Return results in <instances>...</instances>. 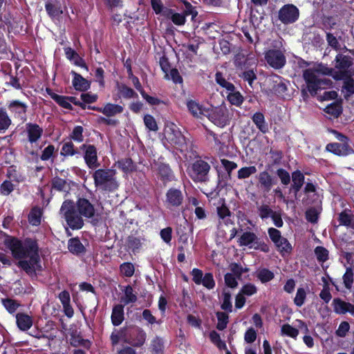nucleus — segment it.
<instances>
[{
    "label": "nucleus",
    "mask_w": 354,
    "mask_h": 354,
    "mask_svg": "<svg viewBox=\"0 0 354 354\" xmlns=\"http://www.w3.org/2000/svg\"><path fill=\"white\" fill-rule=\"evenodd\" d=\"M340 225L352 227L354 225L353 216L349 212L344 211L339 214Z\"/></svg>",
    "instance_id": "nucleus-35"
},
{
    "label": "nucleus",
    "mask_w": 354,
    "mask_h": 354,
    "mask_svg": "<svg viewBox=\"0 0 354 354\" xmlns=\"http://www.w3.org/2000/svg\"><path fill=\"white\" fill-rule=\"evenodd\" d=\"M277 174L278 177L280 178L282 184L287 185L290 183V176L286 170L281 168L279 169L277 171Z\"/></svg>",
    "instance_id": "nucleus-59"
},
{
    "label": "nucleus",
    "mask_w": 354,
    "mask_h": 354,
    "mask_svg": "<svg viewBox=\"0 0 354 354\" xmlns=\"http://www.w3.org/2000/svg\"><path fill=\"white\" fill-rule=\"evenodd\" d=\"M16 323L18 328L23 331H26L32 326V319L26 313H17L16 315Z\"/></svg>",
    "instance_id": "nucleus-20"
},
{
    "label": "nucleus",
    "mask_w": 354,
    "mask_h": 354,
    "mask_svg": "<svg viewBox=\"0 0 354 354\" xmlns=\"http://www.w3.org/2000/svg\"><path fill=\"white\" fill-rule=\"evenodd\" d=\"M278 250L281 252L288 253L291 251L292 247L286 238L279 240L278 243H274Z\"/></svg>",
    "instance_id": "nucleus-51"
},
{
    "label": "nucleus",
    "mask_w": 354,
    "mask_h": 354,
    "mask_svg": "<svg viewBox=\"0 0 354 354\" xmlns=\"http://www.w3.org/2000/svg\"><path fill=\"white\" fill-rule=\"evenodd\" d=\"M6 243L12 252V256L19 259L17 265L28 274L33 275L37 270H41L37 244L35 241L26 239L21 241L9 237Z\"/></svg>",
    "instance_id": "nucleus-1"
},
{
    "label": "nucleus",
    "mask_w": 354,
    "mask_h": 354,
    "mask_svg": "<svg viewBox=\"0 0 354 354\" xmlns=\"http://www.w3.org/2000/svg\"><path fill=\"white\" fill-rule=\"evenodd\" d=\"M29 222L33 225H38L40 223V212L37 209H32L28 216Z\"/></svg>",
    "instance_id": "nucleus-64"
},
{
    "label": "nucleus",
    "mask_w": 354,
    "mask_h": 354,
    "mask_svg": "<svg viewBox=\"0 0 354 354\" xmlns=\"http://www.w3.org/2000/svg\"><path fill=\"white\" fill-rule=\"evenodd\" d=\"M299 16V9L292 4L285 5L279 11V19L285 24L294 23Z\"/></svg>",
    "instance_id": "nucleus-10"
},
{
    "label": "nucleus",
    "mask_w": 354,
    "mask_h": 354,
    "mask_svg": "<svg viewBox=\"0 0 354 354\" xmlns=\"http://www.w3.org/2000/svg\"><path fill=\"white\" fill-rule=\"evenodd\" d=\"M52 187L59 192H66L68 188V185L65 180L55 177L52 180Z\"/></svg>",
    "instance_id": "nucleus-39"
},
{
    "label": "nucleus",
    "mask_w": 354,
    "mask_h": 354,
    "mask_svg": "<svg viewBox=\"0 0 354 354\" xmlns=\"http://www.w3.org/2000/svg\"><path fill=\"white\" fill-rule=\"evenodd\" d=\"M306 296L305 290L302 288H298L294 299L295 304L299 307L301 306L304 303Z\"/></svg>",
    "instance_id": "nucleus-56"
},
{
    "label": "nucleus",
    "mask_w": 354,
    "mask_h": 354,
    "mask_svg": "<svg viewBox=\"0 0 354 354\" xmlns=\"http://www.w3.org/2000/svg\"><path fill=\"white\" fill-rule=\"evenodd\" d=\"M17 185L13 184L11 180H5L0 185V194L3 196L9 195L15 189Z\"/></svg>",
    "instance_id": "nucleus-45"
},
{
    "label": "nucleus",
    "mask_w": 354,
    "mask_h": 354,
    "mask_svg": "<svg viewBox=\"0 0 354 354\" xmlns=\"http://www.w3.org/2000/svg\"><path fill=\"white\" fill-rule=\"evenodd\" d=\"M259 215L262 219H266L273 215L275 212L268 205H262L258 207Z\"/></svg>",
    "instance_id": "nucleus-50"
},
{
    "label": "nucleus",
    "mask_w": 354,
    "mask_h": 354,
    "mask_svg": "<svg viewBox=\"0 0 354 354\" xmlns=\"http://www.w3.org/2000/svg\"><path fill=\"white\" fill-rule=\"evenodd\" d=\"M187 106L193 116L196 118L206 117L208 113V109L203 108V106L194 100H189L187 102Z\"/></svg>",
    "instance_id": "nucleus-21"
},
{
    "label": "nucleus",
    "mask_w": 354,
    "mask_h": 354,
    "mask_svg": "<svg viewBox=\"0 0 354 354\" xmlns=\"http://www.w3.org/2000/svg\"><path fill=\"white\" fill-rule=\"evenodd\" d=\"M257 277L262 283H266L274 278V273L268 269L263 268L258 271Z\"/></svg>",
    "instance_id": "nucleus-42"
},
{
    "label": "nucleus",
    "mask_w": 354,
    "mask_h": 354,
    "mask_svg": "<svg viewBox=\"0 0 354 354\" xmlns=\"http://www.w3.org/2000/svg\"><path fill=\"white\" fill-rule=\"evenodd\" d=\"M331 72V69L323 65H319L316 68H308L304 71L303 77L311 95H315L319 89L325 88L330 85V81L324 77V75L330 74Z\"/></svg>",
    "instance_id": "nucleus-2"
},
{
    "label": "nucleus",
    "mask_w": 354,
    "mask_h": 354,
    "mask_svg": "<svg viewBox=\"0 0 354 354\" xmlns=\"http://www.w3.org/2000/svg\"><path fill=\"white\" fill-rule=\"evenodd\" d=\"M183 201V196L179 189L171 188L167 191L165 203L168 208L171 209L178 207L181 205Z\"/></svg>",
    "instance_id": "nucleus-13"
},
{
    "label": "nucleus",
    "mask_w": 354,
    "mask_h": 354,
    "mask_svg": "<svg viewBox=\"0 0 354 354\" xmlns=\"http://www.w3.org/2000/svg\"><path fill=\"white\" fill-rule=\"evenodd\" d=\"M1 304L10 314H14L21 306L17 301L10 298L2 299Z\"/></svg>",
    "instance_id": "nucleus-31"
},
{
    "label": "nucleus",
    "mask_w": 354,
    "mask_h": 354,
    "mask_svg": "<svg viewBox=\"0 0 354 354\" xmlns=\"http://www.w3.org/2000/svg\"><path fill=\"white\" fill-rule=\"evenodd\" d=\"M77 153V151L75 149L74 145L71 141L65 142L62 147L61 154L63 156H74Z\"/></svg>",
    "instance_id": "nucleus-47"
},
{
    "label": "nucleus",
    "mask_w": 354,
    "mask_h": 354,
    "mask_svg": "<svg viewBox=\"0 0 354 354\" xmlns=\"http://www.w3.org/2000/svg\"><path fill=\"white\" fill-rule=\"evenodd\" d=\"M281 330L282 335L290 337L294 339H295L299 334V330L292 327L288 324H283L281 326Z\"/></svg>",
    "instance_id": "nucleus-40"
},
{
    "label": "nucleus",
    "mask_w": 354,
    "mask_h": 354,
    "mask_svg": "<svg viewBox=\"0 0 354 354\" xmlns=\"http://www.w3.org/2000/svg\"><path fill=\"white\" fill-rule=\"evenodd\" d=\"M215 80L218 84L226 88L229 91H233L235 88L234 84L227 82L221 72H217L216 73Z\"/></svg>",
    "instance_id": "nucleus-36"
},
{
    "label": "nucleus",
    "mask_w": 354,
    "mask_h": 354,
    "mask_svg": "<svg viewBox=\"0 0 354 354\" xmlns=\"http://www.w3.org/2000/svg\"><path fill=\"white\" fill-rule=\"evenodd\" d=\"M124 320V308L121 304L115 306L112 310L111 321L114 326H119Z\"/></svg>",
    "instance_id": "nucleus-25"
},
{
    "label": "nucleus",
    "mask_w": 354,
    "mask_h": 354,
    "mask_svg": "<svg viewBox=\"0 0 354 354\" xmlns=\"http://www.w3.org/2000/svg\"><path fill=\"white\" fill-rule=\"evenodd\" d=\"M68 248L71 252L75 254L84 253L85 250L84 246L77 238L71 239L68 241Z\"/></svg>",
    "instance_id": "nucleus-30"
},
{
    "label": "nucleus",
    "mask_w": 354,
    "mask_h": 354,
    "mask_svg": "<svg viewBox=\"0 0 354 354\" xmlns=\"http://www.w3.org/2000/svg\"><path fill=\"white\" fill-rule=\"evenodd\" d=\"M8 108L9 111L14 113L15 117L21 120H26V113L27 105L19 100H14L9 103Z\"/></svg>",
    "instance_id": "nucleus-17"
},
{
    "label": "nucleus",
    "mask_w": 354,
    "mask_h": 354,
    "mask_svg": "<svg viewBox=\"0 0 354 354\" xmlns=\"http://www.w3.org/2000/svg\"><path fill=\"white\" fill-rule=\"evenodd\" d=\"M138 299L137 294L134 292L131 286H127L124 290V295L121 297V302L124 305L135 303Z\"/></svg>",
    "instance_id": "nucleus-28"
},
{
    "label": "nucleus",
    "mask_w": 354,
    "mask_h": 354,
    "mask_svg": "<svg viewBox=\"0 0 354 354\" xmlns=\"http://www.w3.org/2000/svg\"><path fill=\"white\" fill-rule=\"evenodd\" d=\"M209 120L218 127H223L229 124L230 117L228 110L225 106H220L208 109L206 115Z\"/></svg>",
    "instance_id": "nucleus-7"
},
{
    "label": "nucleus",
    "mask_w": 354,
    "mask_h": 354,
    "mask_svg": "<svg viewBox=\"0 0 354 354\" xmlns=\"http://www.w3.org/2000/svg\"><path fill=\"white\" fill-rule=\"evenodd\" d=\"M53 99L62 106L66 109H71V105L69 102L68 97H64L62 95H55Z\"/></svg>",
    "instance_id": "nucleus-63"
},
{
    "label": "nucleus",
    "mask_w": 354,
    "mask_h": 354,
    "mask_svg": "<svg viewBox=\"0 0 354 354\" xmlns=\"http://www.w3.org/2000/svg\"><path fill=\"white\" fill-rule=\"evenodd\" d=\"M325 111L327 113L333 115L334 117H338L341 113L342 109L339 105L337 104H331L326 107Z\"/></svg>",
    "instance_id": "nucleus-60"
},
{
    "label": "nucleus",
    "mask_w": 354,
    "mask_h": 354,
    "mask_svg": "<svg viewBox=\"0 0 354 354\" xmlns=\"http://www.w3.org/2000/svg\"><path fill=\"white\" fill-rule=\"evenodd\" d=\"M59 214L73 230L80 229L84 225L82 216L80 214L75 203L71 201L66 200L62 203Z\"/></svg>",
    "instance_id": "nucleus-4"
},
{
    "label": "nucleus",
    "mask_w": 354,
    "mask_h": 354,
    "mask_svg": "<svg viewBox=\"0 0 354 354\" xmlns=\"http://www.w3.org/2000/svg\"><path fill=\"white\" fill-rule=\"evenodd\" d=\"M164 135L165 139L176 149L183 151L185 147V138L174 124H170L165 127Z\"/></svg>",
    "instance_id": "nucleus-6"
},
{
    "label": "nucleus",
    "mask_w": 354,
    "mask_h": 354,
    "mask_svg": "<svg viewBox=\"0 0 354 354\" xmlns=\"http://www.w3.org/2000/svg\"><path fill=\"white\" fill-rule=\"evenodd\" d=\"M118 167L124 172L129 173L136 170V165L130 158H124L117 162Z\"/></svg>",
    "instance_id": "nucleus-34"
},
{
    "label": "nucleus",
    "mask_w": 354,
    "mask_h": 354,
    "mask_svg": "<svg viewBox=\"0 0 354 354\" xmlns=\"http://www.w3.org/2000/svg\"><path fill=\"white\" fill-rule=\"evenodd\" d=\"M334 311L337 314H345L349 313L354 316V305L345 302L339 298L333 301Z\"/></svg>",
    "instance_id": "nucleus-18"
},
{
    "label": "nucleus",
    "mask_w": 354,
    "mask_h": 354,
    "mask_svg": "<svg viewBox=\"0 0 354 354\" xmlns=\"http://www.w3.org/2000/svg\"><path fill=\"white\" fill-rule=\"evenodd\" d=\"M216 212L218 218L223 220L225 224L231 223V212L225 204L217 207Z\"/></svg>",
    "instance_id": "nucleus-32"
},
{
    "label": "nucleus",
    "mask_w": 354,
    "mask_h": 354,
    "mask_svg": "<svg viewBox=\"0 0 354 354\" xmlns=\"http://www.w3.org/2000/svg\"><path fill=\"white\" fill-rule=\"evenodd\" d=\"M239 243L241 246H248L251 249L258 250L261 248L264 252L268 251V247L261 244L257 236L251 232H243L239 239Z\"/></svg>",
    "instance_id": "nucleus-9"
},
{
    "label": "nucleus",
    "mask_w": 354,
    "mask_h": 354,
    "mask_svg": "<svg viewBox=\"0 0 354 354\" xmlns=\"http://www.w3.org/2000/svg\"><path fill=\"white\" fill-rule=\"evenodd\" d=\"M80 149L85 150L84 158L87 166L92 169L97 168L100 164L97 161V150L95 147L93 145H82Z\"/></svg>",
    "instance_id": "nucleus-12"
},
{
    "label": "nucleus",
    "mask_w": 354,
    "mask_h": 354,
    "mask_svg": "<svg viewBox=\"0 0 354 354\" xmlns=\"http://www.w3.org/2000/svg\"><path fill=\"white\" fill-rule=\"evenodd\" d=\"M292 184L291 188L297 194L302 187L304 183V176L299 171L297 170L292 173Z\"/></svg>",
    "instance_id": "nucleus-26"
},
{
    "label": "nucleus",
    "mask_w": 354,
    "mask_h": 354,
    "mask_svg": "<svg viewBox=\"0 0 354 354\" xmlns=\"http://www.w3.org/2000/svg\"><path fill=\"white\" fill-rule=\"evenodd\" d=\"M209 338L211 342L219 349H227L225 343L221 339L219 334L215 330L209 333Z\"/></svg>",
    "instance_id": "nucleus-46"
},
{
    "label": "nucleus",
    "mask_w": 354,
    "mask_h": 354,
    "mask_svg": "<svg viewBox=\"0 0 354 354\" xmlns=\"http://www.w3.org/2000/svg\"><path fill=\"white\" fill-rule=\"evenodd\" d=\"M223 303L221 305V308L223 310H225L228 312H232V305L231 303V294L230 292L223 291Z\"/></svg>",
    "instance_id": "nucleus-49"
},
{
    "label": "nucleus",
    "mask_w": 354,
    "mask_h": 354,
    "mask_svg": "<svg viewBox=\"0 0 354 354\" xmlns=\"http://www.w3.org/2000/svg\"><path fill=\"white\" fill-rule=\"evenodd\" d=\"M83 127L81 126H76L71 135V138L78 142L83 141Z\"/></svg>",
    "instance_id": "nucleus-57"
},
{
    "label": "nucleus",
    "mask_w": 354,
    "mask_h": 354,
    "mask_svg": "<svg viewBox=\"0 0 354 354\" xmlns=\"http://www.w3.org/2000/svg\"><path fill=\"white\" fill-rule=\"evenodd\" d=\"M230 268L231 272H232V274L236 276V278L238 279L241 277V274L243 272L248 271V268H243L241 265L236 263H231L230 266Z\"/></svg>",
    "instance_id": "nucleus-54"
},
{
    "label": "nucleus",
    "mask_w": 354,
    "mask_h": 354,
    "mask_svg": "<svg viewBox=\"0 0 354 354\" xmlns=\"http://www.w3.org/2000/svg\"><path fill=\"white\" fill-rule=\"evenodd\" d=\"M45 1V8L48 15L51 18L59 17L63 10L60 0H44Z\"/></svg>",
    "instance_id": "nucleus-16"
},
{
    "label": "nucleus",
    "mask_w": 354,
    "mask_h": 354,
    "mask_svg": "<svg viewBox=\"0 0 354 354\" xmlns=\"http://www.w3.org/2000/svg\"><path fill=\"white\" fill-rule=\"evenodd\" d=\"M94 110L102 113L107 117H112L123 111V107L118 104L108 103L104 107H93Z\"/></svg>",
    "instance_id": "nucleus-19"
},
{
    "label": "nucleus",
    "mask_w": 354,
    "mask_h": 354,
    "mask_svg": "<svg viewBox=\"0 0 354 354\" xmlns=\"http://www.w3.org/2000/svg\"><path fill=\"white\" fill-rule=\"evenodd\" d=\"M28 140L32 143L37 142L41 137L43 130L36 124L28 123L26 124Z\"/></svg>",
    "instance_id": "nucleus-22"
},
{
    "label": "nucleus",
    "mask_w": 354,
    "mask_h": 354,
    "mask_svg": "<svg viewBox=\"0 0 354 354\" xmlns=\"http://www.w3.org/2000/svg\"><path fill=\"white\" fill-rule=\"evenodd\" d=\"M244 81L252 87L254 82L257 80V73L253 68H246L239 75Z\"/></svg>",
    "instance_id": "nucleus-33"
},
{
    "label": "nucleus",
    "mask_w": 354,
    "mask_h": 354,
    "mask_svg": "<svg viewBox=\"0 0 354 354\" xmlns=\"http://www.w3.org/2000/svg\"><path fill=\"white\" fill-rule=\"evenodd\" d=\"M258 179L260 186L263 189L264 192H269L273 185V180L268 172L262 171L259 173Z\"/></svg>",
    "instance_id": "nucleus-23"
},
{
    "label": "nucleus",
    "mask_w": 354,
    "mask_h": 354,
    "mask_svg": "<svg viewBox=\"0 0 354 354\" xmlns=\"http://www.w3.org/2000/svg\"><path fill=\"white\" fill-rule=\"evenodd\" d=\"M201 284H203V286L207 289H212L215 286V282L212 274L209 272L205 273L202 279Z\"/></svg>",
    "instance_id": "nucleus-55"
},
{
    "label": "nucleus",
    "mask_w": 354,
    "mask_h": 354,
    "mask_svg": "<svg viewBox=\"0 0 354 354\" xmlns=\"http://www.w3.org/2000/svg\"><path fill=\"white\" fill-rule=\"evenodd\" d=\"M151 347L156 353H162L164 349L163 340L160 337L154 338L151 343Z\"/></svg>",
    "instance_id": "nucleus-58"
},
{
    "label": "nucleus",
    "mask_w": 354,
    "mask_h": 354,
    "mask_svg": "<svg viewBox=\"0 0 354 354\" xmlns=\"http://www.w3.org/2000/svg\"><path fill=\"white\" fill-rule=\"evenodd\" d=\"M120 268L121 273L127 277H130L134 274L135 268L131 263H124Z\"/></svg>",
    "instance_id": "nucleus-53"
},
{
    "label": "nucleus",
    "mask_w": 354,
    "mask_h": 354,
    "mask_svg": "<svg viewBox=\"0 0 354 354\" xmlns=\"http://www.w3.org/2000/svg\"><path fill=\"white\" fill-rule=\"evenodd\" d=\"M11 124V119L5 109L0 108V131L7 130Z\"/></svg>",
    "instance_id": "nucleus-37"
},
{
    "label": "nucleus",
    "mask_w": 354,
    "mask_h": 354,
    "mask_svg": "<svg viewBox=\"0 0 354 354\" xmlns=\"http://www.w3.org/2000/svg\"><path fill=\"white\" fill-rule=\"evenodd\" d=\"M75 206L79 211L80 214H81L82 216L86 218H91L94 216V207L88 200L85 198H80L77 201Z\"/></svg>",
    "instance_id": "nucleus-15"
},
{
    "label": "nucleus",
    "mask_w": 354,
    "mask_h": 354,
    "mask_svg": "<svg viewBox=\"0 0 354 354\" xmlns=\"http://www.w3.org/2000/svg\"><path fill=\"white\" fill-rule=\"evenodd\" d=\"M164 16L170 18L173 23L178 26L183 25L186 21L185 15L174 13L171 9L165 8V11H164Z\"/></svg>",
    "instance_id": "nucleus-29"
},
{
    "label": "nucleus",
    "mask_w": 354,
    "mask_h": 354,
    "mask_svg": "<svg viewBox=\"0 0 354 354\" xmlns=\"http://www.w3.org/2000/svg\"><path fill=\"white\" fill-rule=\"evenodd\" d=\"M343 281L347 289H351L353 282V272L351 268H347L343 275Z\"/></svg>",
    "instance_id": "nucleus-52"
},
{
    "label": "nucleus",
    "mask_w": 354,
    "mask_h": 354,
    "mask_svg": "<svg viewBox=\"0 0 354 354\" xmlns=\"http://www.w3.org/2000/svg\"><path fill=\"white\" fill-rule=\"evenodd\" d=\"M315 254L319 262L324 263L328 259V251L322 246L316 247Z\"/></svg>",
    "instance_id": "nucleus-43"
},
{
    "label": "nucleus",
    "mask_w": 354,
    "mask_h": 354,
    "mask_svg": "<svg viewBox=\"0 0 354 354\" xmlns=\"http://www.w3.org/2000/svg\"><path fill=\"white\" fill-rule=\"evenodd\" d=\"M350 329V325L347 322H342L337 330H336V335L338 337H344L346 335V333L348 332Z\"/></svg>",
    "instance_id": "nucleus-62"
},
{
    "label": "nucleus",
    "mask_w": 354,
    "mask_h": 354,
    "mask_svg": "<svg viewBox=\"0 0 354 354\" xmlns=\"http://www.w3.org/2000/svg\"><path fill=\"white\" fill-rule=\"evenodd\" d=\"M252 122L255 124L258 129L263 133L268 131V124L266 122L264 115L261 112L255 113L252 117Z\"/></svg>",
    "instance_id": "nucleus-27"
},
{
    "label": "nucleus",
    "mask_w": 354,
    "mask_h": 354,
    "mask_svg": "<svg viewBox=\"0 0 354 354\" xmlns=\"http://www.w3.org/2000/svg\"><path fill=\"white\" fill-rule=\"evenodd\" d=\"M257 171V169L254 166L244 167L238 171L237 177L239 179H245L254 174Z\"/></svg>",
    "instance_id": "nucleus-38"
},
{
    "label": "nucleus",
    "mask_w": 354,
    "mask_h": 354,
    "mask_svg": "<svg viewBox=\"0 0 354 354\" xmlns=\"http://www.w3.org/2000/svg\"><path fill=\"white\" fill-rule=\"evenodd\" d=\"M92 177L97 190L103 192H114L119 188L120 182L117 178V171L113 169H96Z\"/></svg>",
    "instance_id": "nucleus-3"
},
{
    "label": "nucleus",
    "mask_w": 354,
    "mask_h": 354,
    "mask_svg": "<svg viewBox=\"0 0 354 354\" xmlns=\"http://www.w3.org/2000/svg\"><path fill=\"white\" fill-rule=\"evenodd\" d=\"M326 150L337 156H348L354 153L348 143H329L326 145Z\"/></svg>",
    "instance_id": "nucleus-14"
},
{
    "label": "nucleus",
    "mask_w": 354,
    "mask_h": 354,
    "mask_svg": "<svg viewBox=\"0 0 354 354\" xmlns=\"http://www.w3.org/2000/svg\"><path fill=\"white\" fill-rule=\"evenodd\" d=\"M343 79L344 80L343 88H345L349 94L354 93L353 79L350 76H348L347 74H346V76Z\"/></svg>",
    "instance_id": "nucleus-61"
},
{
    "label": "nucleus",
    "mask_w": 354,
    "mask_h": 354,
    "mask_svg": "<svg viewBox=\"0 0 354 354\" xmlns=\"http://www.w3.org/2000/svg\"><path fill=\"white\" fill-rule=\"evenodd\" d=\"M335 68L340 71L339 73L335 76L337 80L344 78L348 68L351 66L352 62L350 56L337 54L335 57Z\"/></svg>",
    "instance_id": "nucleus-11"
},
{
    "label": "nucleus",
    "mask_w": 354,
    "mask_h": 354,
    "mask_svg": "<svg viewBox=\"0 0 354 354\" xmlns=\"http://www.w3.org/2000/svg\"><path fill=\"white\" fill-rule=\"evenodd\" d=\"M144 123L146 127L150 131H156L158 129L155 118L151 115H146L144 117Z\"/></svg>",
    "instance_id": "nucleus-48"
},
{
    "label": "nucleus",
    "mask_w": 354,
    "mask_h": 354,
    "mask_svg": "<svg viewBox=\"0 0 354 354\" xmlns=\"http://www.w3.org/2000/svg\"><path fill=\"white\" fill-rule=\"evenodd\" d=\"M73 75V85L76 90L85 91L90 87V83L75 71H72Z\"/></svg>",
    "instance_id": "nucleus-24"
},
{
    "label": "nucleus",
    "mask_w": 354,
    "mask_h": 354,
    "mask_svg": "<svg viewBox=\"0 0 354 354\" xmlns=\"http://www.w3.org/2000/svg\"><path fill=\"white\" fill-rule=\"evenodd\" d=\"M209 165L202 160L195 161L188 169L189 177L194 182L203 183L209 180Z\"/></svg>",
    "instance_id": "nucleus-5"
},
{
    "label": "nucleus",
    "mask_w": 354,
    "mask_h": 354,
    "mask_svg": "<svg viewBox=\"0 0 354 354\" xmlns=\"http://www.w3.org/2000/svg\"><path fill=\"white\" fill-rule=\"evenodd\" d=\"M227 100L229 102L234 105L239 106L243 101V97L238 91H230L227 95Z\"/></svg>",
    "instance_id": "nucleus-41"
},
{
    "label": "nucleus",
    "mask_w": 354,
    "mask_h": 354,
    "mask_svg": "<svg viewBox=\"0 0 354 354\" xmlns=\"http://www.w3.org/2000/svg\"><path fill=\"white\" fill-rule=\"evenodd\" d=\"M265 59L270 66L280 69L284 66L286 59L283 52L280 49H270L265 53Z\"/></svg>",
    "instance_id": "nucleus-8"
},
{
    "label": "nucleus",
    "mask_w": 354,
    "mask_h": 354,
    "mask_svg": "<svg viewBox=\"0 0 354 354\" xmlns=\"http://www.w3.org/2000/svg\"><path fill=\"white\" fill-rule=\"evenodd\" d=\"M216 317L218 319V324L216 325L217 329L219 330H224L228 323V315L225 313L218 312L216 313Z\"/></svg>",
    "instance_id": "nucleus-44"
}]
</instances>
